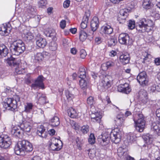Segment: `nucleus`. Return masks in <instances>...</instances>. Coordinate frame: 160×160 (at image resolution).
<instances>
[{"label":"nucleus","mask_w":160,"mask_h":160,"mask_svg":"<svg viewBox=\"0 0 160 160\" xmlns=\"http://www.w3.org/2000/svg\"><path fill=\"white\" fill-rule=\"evenodd\" d=\"M87 104L91 106V108L95 103V100L94 97L92 96H90L87 99Z\"/></svg>","instance_id":"obj_41"},{"label":"nucleus","mask_w":160,"mask_h":160,"mask_svg":"<svg viewBox=\"0 0 160 160\" xmlns=\"http://www.w3.org/2000/svg\"><path fill=\"white\" fill-rule=\"evenodd\" d=\"M33 149L31 143L26 140H23L19 141L15 146L14 151L17 155H23L25 151L30 152Z\"/></svg>","instance_id":"obj_3"},{"label":"nucleus","mask_w":160,"mask_h":160,"mask_svg":"<svg viewBox=\"0 0 160 160\" xmlns=\"http://www.w3.org/2000/svg\"><path fill=\"white\" fill-rule=\"evenodd\" d=\"M138 119L134 120L135 127L136 130L139 132H142L145 129L146 121L142 112H139L137 114Z\"/></svg>","instance_id":"obj_6"},{"label":"nucleus","mask_w":160,"mask_h":160,"mask_svg":"<svg viewBox=\"0 0 160 160\" xmlns=\"http://www.w3.org/2000/svg\"><path fill=\"white\" fill-rule=\"evenodd\" d=\"M57 48V45L56 42L53 41H51L49 44V48L52 51L56 50Z\"/></svg>","instance_id":"obj_42"},{"label":"nucleus","mask_w":160,"mask_h":160,"mask_svg":"<svg viewBox=\"0 0 160 160\" xmlns=\"http://www.w3.org/2000/svg\"><path fill=\"white\" fill-rule=\"evenodd\" d=\"M98 22V18L96 17H94L91 21V30L93 32L96 31L98 28L99 26Z\"/></svg>","instance_id":"obj_20"},{"label":"nucleus","mask_w":160,"mask_h":160,"mask_svg":"<svg viewBox=\"0 0 160 160\" xmlns=\"http://www.w3.org/2000/svg\"><path fill=\"white\" fill-rule=\"evenodd\" d=\"M121 132L118 128H114L110 133L105 132L99 136L98 140L100 144L102 146L107 145L109 142L110 139L115 143L119 142L121 138Z\"/></svg>","instance_id":"obj_1"},{"label":"nucleus","mask_w":160,"mask_h":160,"mask_svg":"<svg viewBox=\"0 0 160 160\" xmlns=\"http://www.w3.org/2000/svg\"><path fill=\"white\" fill-rule=\"evenodd\" d=\"M117 42L116 38L115 37H112L108 40V45L110 47L114 46L116 44Z\"/></svg>","instance_id":"obj_37"},{"label":"nucleus","mask_w":160,"mask_h":160,"mask_svg":"<svg viewBox=\"0 0 160 160\" xmlns=\"http://www.w3.org/2000/svg\"><path fill=\"white\" fill-rule=\"evenodd\" d=\"M8 53V50L4 44L0 45V58H2L7 56Z\"/></svg>","instance_id":"obj_22"},{"label":"nucleus","mask_w":160,"mask_h":160,"mask_svg":"<svg viewBox=\"0 0 160 160\" xmlns=\"http://www.w3.org/2000/svg\"><path fill=\"white\" fill-rule=\"evenodd\" d=\"M15 72L17 74H22L24 72V69L18 67H15Z\"/></svg>","instance_id":"obj_54"},{"label":"nucleus","mask_w":160,"mask_h":160,"mask_svg":"<svg viewBox=\"0 0 160 160\" xmlns=\"http://www.w3.org/2000/svg\"><path fill=\"white\" fill-rule=\"evenodd\" d=\"M119 58L120 62L123 65L128 63L130 60L129 55L128 53L122 54Z\"/></svg>","instance_id":"obj_21"},{"label":"nucleus","mask_w":160,"mask_h":160,"mask_svg":"<svg viewBox=\"0 0 160 160\" xmlns=\"http://www.w3.org/2000/svg\"><path fill=\"white\" fill-rule=\"evenodd\" d=\"M36 98L38 100L39 103L43 104L46 103V96L45 95L37 92Z\"/></svg>","instance_id":"obj_29"},{"label":"nucleus","mask_w":160,"mask_h":160,"mask_svg":"<svg viewBox=\"0 0 160 160\" xmlns=\"http://www.w3.org/2000/svg\"><path fill=\"white\" fill-rule=\"evenodd\" d=\"M60 26L62 29H64L66 25V21L65 20H62L60 22Z\"/></svg>","instance_id":"obj_61"},{"label":"nucleus","mask_w":160,"mask_h":160,"mask_svg":"<svg viewBox=\"0 0 160 160\" xmlns=\"http://www.w3.org/2000/svg\"><path fill=\"white\" fill-rule=\"evenodd\" d=\"M130 9L127 8L121 9L119 11V18L122 19H125L130 11Z\"/></svg>","instance_id":"obj_26"},{"label":"nucleus","mask_w":160,"mask_h":160,"mask_svg":"<svg viewBox=\"0 0 160 160\" xmlns=\"http://www.w3.org/2000/svg\"><path fill=\"white\" fill-rule=\"evenodd\" d=\"M88 21L87 19H82V21L81 24V27L83 29H85L87 26V23Z\"/></svg>","instance_id":"obj_52"},{"label":"nucleus","mask_w":160,"mask_h":160,"mask_svg":"<svg viewBox=\"0 0 160 160\" xmlns=\"http://www.w3.org/2000/svg\"><path fill=\"white\" fill-rule=\"evenodd\" d=\"M102 32L105 34H111L113 31L112 28L109 25L103 27L102 28Z\"/></svg>","instance_id":"obj_35"},{"label":"nucleus","mask_w":160,"mask_h":160,"mask_svg":"<svg viewBox=\"0 0 160 160\" xmlns=\"http://www.w3.org/2000/svg\"><path fill=\"white\" fill-rule=\"evenodd\" d=\"M81 78L79 81V85L81 88L83 90L86 89L87 86V82L86 81L83 79Z\"/></svg>","instance_id":"obj_43"},{"label":"nucleus","mask_w":160,"mask_h":160,"mask_svg":"<svg viewBox=\"0 0 160 160\" xmlns=\"http://www.w3.org/2000/svg\"><path fill=\"white\" fill-rule=\"evenodd\" d=\"M6 62L11 67H18L19 64L17 59L12 57L8 58L6 60Z\"/></svg>","instance_id":"obj_18"},{"label":"nucleus","mask_w":160,"mask_h":160,"mask_svg":"<svg viewBox=\"0 0 160 160\" xmlns=\"http://www.w3.org/2000/svg\"><path fill=\"white\" fill-rule=\"evenodd\" d=\"M142 7L145 9H149L152 7V4L150 0H144L142 3Z\"/></svg>","instance_id":"obj_31"},{"label":"nucleus","mask_w":160,"mask_h":160,"mask_svg":"<svg viewBox=\"0 0 160 160\" xmlns=\"http://www.w3.org/2000/svg\"><path fill=\"white\" fill-rule=\"evenodd\" d=\"M19 125L21 128V130L22 131V133L23 132H28L30 131L31 127L29 122L25 120H22L21 122H19Z\"/></svg>","instance_id":"obj_12"},{"label":"nucleus","mask_w":160,"mask_h":160,"mask_svg":"<svg viewBox=\"0 0 160 160\" xmlns=\"http://www.w3.org/2000/svg\"><path fill=\"white\" fill-rule=\"evenodd\" d=\"M78 75L81 78H84L86 77V72L83 67H81L79 68L78 72Z\"/></svg>","instance_id":"obj_36"},{"label":"nucleus","mask_w":160,"mask_h":160,"mask_svg":"<svg viewBox=\"0 0 160 160\" xmlns=\"http://www.w3.org/2000/svg\"><path fill=\"white\" fill-rule=\"evenodd\" d=\"M35 60L38 61H42L44 58L43 55L41 52L37 53L34 56Z\"/></svg>","instance_id":"obj_47"},{"label":"nucleus","mask_w":160,"mask_h":160,"mask_svg":"<svg viewBox=\"0 0 160 160\" xmlns=\"http://www.w3.org/2000/svg\"><path fill=\"white\" fill-rule=\"evenodd\" d=\"M152 136L149 134H147L146 135L143 136L142 137L143 139L145 142L148 144H149L151 143L152 141Z\"/></svg>","instance_id":"obj_39"},{"label":"nucleus","mask_w":160,"mask_h":160,"mask_svg":"<svg viewBox=\"0 0 160 160\" xmlns=\"http://www.w3.org/2000/svg\"><path fill=\"white\" fill-rule=\"evenodd\" d=\"M112 77L109 75L103 76L101 79L99 85L102 87V90L105 91L111 86Z\"/></svg>","instance_id":"obj_7"},{"label":"nucleus","mask_w":160,"mask_h":160,"mask_svg":"<svg viewBox=\"0 0 160 160\" xmlns=\"http://www.w3.org/2000/svg\"><path fill=\"white\" fill-rule=\"evenodd\" d=\"M88 141L89 143L91 144H93L95 143V138L94 134L92 133L90 134L88 139Z\"/></svg>","instance_id":"obj_45"},{"label":"nucleus","mask_w":160,"mask_h":160,"mask_svg":"<svg viewBox=\"0 0 160 160\" xmlns=\"http://www.w3.org/2000/svg\"><path fill=\"white\" fill-rule=\"evenodd\" d=\"M90 15V13L89 11H87L85 12V15L83 19H87V21H88L89 19V18Z\"/></svg>","instance_id":"obj_59"},{"label":"nucleus","mask_w":160,"mask_h":160,"mask_svg":"<svg viewBox=\"0 0 160 160\" xmlns=\"http://www.w3.org/2000/svg\"><path fill=\"white\" fill-rule=\"evenodd\" d=\"M118 90L120 92L128 94L131 92V89L129 87V85L125 83L119 85L118 87Z\"/></svg>","instance_id":"obj_14"},{"label":"nucleus","mask_w":160,"mask_h":160,"mask_svg":"<svg viewBox=\"0 0 160 160\" xmlns=\"http://www.w3.org/2000/svg\"><path fill=\"white\" fill-rule=\"evenodd\" d=\"M20 99L18 96L15 95L12 98H7L2 104L5 108L11 111H14L16 109L17 103L20 101Z\"/></svg>","instance_id":"obj_5"},{"label":"nucleus","mask_w":160,"mask_h":160,"mask_svg":"<svg viewBox=\"0 0 160 160\" xmlns=\"http://www.w3.org/2000/svg\"><path fill=\"white\" fill-rule=\"evenodd\" d=\"M49 123L52 127L58 126L60 123L59 118L57 116H54L49 120Z\"/></svg>","instance_id":"obj_25"},{"label":"nucleus","mask_w":160,"mask_h":160,"mask_svg":"<svg viewBox=\"0 0 160 160\" xmlns=\"http://www.w3.org/2000/svg\"><path fill=\"white\" fill-rule=\"evenodd\" d=\"M44 78L42 75L38 76L32 83L31 87L32 89L36 90L37 88L44 89L45 88L43 81Z\"/></svg>","instance_id":"obj_8"},{"label":"nucleus","mask_w":160,"mask_h":160,"mask_svg":"<svg viewBox=\"0 0 160 160\" xmlns=\"http://www.w3.org/2000/svg\"><path fill=\"white\" fill-rule=\"evenodd\" d=\"M45 130V129L43 126L40 125L38 128L37 133L39 136L46 138L47 137V134Z\"/></svg>","instance_id":"obj_19"},{"label":"nucleus","mask_w":160,"mask_h":160,"mask_svg":"<svg viewBox=\"0 0 160 160\" xmlns=\"http://www.w3.org/2000/svg\"><path fill=\"white\" fill-rule=\"evenodd\" d=\"M156 114L158 118L160 121V108L157 109L156 111Z\"/></svg>","instance_id":"obj_64"},{"label":"nucleus","mask_w":160,"mask_h":160,"mask_svg":"<svg viewBox=\"0 0 160 160\" xmlns=\"http://www.w3.org/2000/svg\"><path fill=\"white\" fill-rule=\"evenodd\" d=\"M91 110L92 112L91 115L92 121L98 123L99 122L102 118V116L98 112H95L92 111V110Z\"/></svg>","instance_id":"obj_15"},{"label":"nucleus","mask_w":160,"mask_h":160,"mask_svg":"<svg viewBox=\"0 0 160 160\" xmlns=\"http://www.w3.org/2000/svg\"><path fill=\"white\" fill-rule=\"evenodd\" d=\"M89 128L88 125H84L82 126L81 129L82 132L85 134H86L89 131Z\"/></svg>","instance_id":"obj_49"},{"label":"nucleus","mask_w":160,"mask_h":160,"mask_svg":"<svg viewBox=\"0 0 160 160\" xmlns=\"http://www.w3.org/2000/svg\"><path fill=\"white\" fill-rule=\"evenodd\" d=\"M80 55L81 58L84 59L85 58L87 54L85 50L82 49L80 51Z\"/></svg>","instance_id":"obj_56"},{"label":"nucleus","mask_w":160,"mask_h":160,"mask_svg":"<svg viewBox=\"0 0 160 160\" xmlns=\"http://www.w3.org/2000/svg\"><path fill=\"white\" fill-rule=\"evenodd\" d=\"M8 33V31L7 26L6 25L2 24L0 26V34L4 36L7 35Z\"/></svg>","instance_id":"obj_34"},{"label":"nucleus","mask_w":160,"mask_h":160,"mask_svg":"<svg viewBox=\"0 0 160 160\" xmlns=\"http://www.w3.org/2000/svg\"><path fill=\"white\" fill-rule=\"evenodd\" d=\"M154 61V63L156 65H160V57L155 58Z\"/></svg>","instance_id":"obj_62"},{"label":"nucleus","mask_w":160,"mask_h":160,"mask_svg":"<svg viewBox=\"0 0 160 160\" xmlns=\"http://www.w3.org/2000/svg\"><path fill=\"white\" fill-rule=\"evenodd\" d=\"M47 4V2L45 0H40L38 3L39 7L43 8L45 7Z\"/></svg>","instance_id":"obj_55"},{"label":"nucleus","mask_w":160,"mask_h":160,"mask_svg":"<svg viewBox=\"0 0 160 160\" xmlns=\"http://www.w3.org/2000/svg\"><path fill=\"white\" fill-rule=\"evenodd\" d=\"M87 34L84 30H81L79 32V39L81 41L83 42L87 38Z\"/></svg>","instance_id":"obj_38"},{"label":"nucleus","mask_w":160,"mask_h":160,"mask_svg":"<svg viewBox=\"0 0 160 160\" xmlns=\"http://www.w3.org/2000/svg\"><path fill=\"white\" fill-rule=\"evenodd\" d=\"M88 155L90 158H93L95 156L96 151L94 149H89L88 150Z\"/></svg>","instance_id":"obj_50"},{"label":"nucleus","mask_w":160,"mask_h":160,"mask_svg":"<svg viewBox=\"0 0 160 160\" xmlns=\"http://www.w3.org/2000/svg\"><path fill=\"white\" fill-rule=\"evenodd\" d=\"M68 116L72 118H76L78 116V114L75 110L72 108L68 109Z\"/></svg>","instance_id":"obj_33"},{"label":"nucleus","mask_w":160,"mask_h":160,"mask_svg":"<svg viewBox=\"0 0 160 160\" xmlns=\"http://www.w3.org/2000/svg\"><path fill=\"white\" fill-rule=\"evenodd\" d=\"M154 22L152 20L142 18L136 23L137 30L141 32H149L153 30Z\"/></svg>","instance_id":"obj_2"},{"label":"nucleus","mask_w":160,"mask_h":160,"mask_svg":"<svg viewBox=\"0 0 160 160\" xmlns=\"http://www.w3.org/2000/svg\"><path fill=\"white\" fill-rule=\"evenodd\" d=\"M139 94L140 95V96L141 97V98H143V97H144L145 98H146L147 97V94L146 91H140L139 92Z\"/></svg>","instance_id":"obj_58"},{"label":"nucleus","mask_w":160,"mask_h":160,"mask_svg":"<svg viewBox=\"0 0 160 160\" xmlns=\"http://www.w3.org/2000/svg\"><path fill=\"white\" fill-rule=\"evenodd\" d=\"M25 49L24 43L20 39L12 42L10 47L11 51L16 55H18L23 53Z\"/></svg>","instance_id":"obj_4"},{"label":"nucleus","mask_w":160,"mask_h":160,"mask_svg":"<svg viewBox=\"0 0 160 160\" xmlns=\"http://www.w3.org/2000/svg\"><path fill=\"white\" fill-rule=\"evenodd\" d=\"M65 94L67 99L68 101H72L75 97V95L70 90H66L65 91Z\"/></svg>","instance_id":"obj_30"},{"label":"nucleus","mask_w":160,"mask_h":160,"mask_svg":"<svg viewBox=\"0 0 160 160\" xmlns=\"http://www.w3.org/2000/svg\"><path fill=\"white\" fill-rule=\"evenodd\" d=\"M75 141L78 149L79 150H81V147L83 144V142L82 141L79 139L78 137H77L76 138Z\"/></svg>","instance_id":"obj_48"},{"label":"nucleus","mask_w":160,"mask_h":160,"mask_svg":"<svg viewBox=\"0 0 160 160\" xmlns=\"http://www.w3.org/2000/svg\"><path fill=\"white\" fill-rule=\"evenodd\" d=\"M48 132L50 135L53 136L55 134L56 131L54 129H52L49 130L48 131Z\"/></svg>","instance_id":"obj_63"},{"label":"nucleus","mask_w":160,"mask_h":160,"mask_svg":"<svg viewBox=\"0 0 160 160\" xmlns=\"http://www.w3.org/2000/svg\"><path fill=\"white\" fill-rule=\"evenodd\" d=\"M70 1L69 0H66L63 3V6L64 8H67L70 5Z\"/></svg>","instance_id":"obj_60"},{"label":"nucleus","mask_w":160,"mask_h":160,"mask_svg":"<svg viewBox=\"0 0 160 160\" xmlns=\"http://www.w3.org/2000/svg\"><path fill=\"white\" fill-rule=\"evenodd\" d=\"M11 133L14 136L19 137L22 131L21 130V128L18 125L17 126L13 127L11 131Z\"/></svg>","instance_id":"obj_23"},{"label":"nucleus","mask_w":160,"mask_h":160,"mask_svg":"<svg viewBox=\"0 0 160 160\" xmlns=\"http://www.w3.org/2000/svg\"><path fill=\"white\" fill-rule=\"evenodd\" d=\"M119 42L122 44L130 45L132 43V40L130 38L128 35L127 33H122L118 37Z\"/></svg>","instance_id":"obj_11"},{"label":"nucleus","mask_w":160,"mask_h":160,"mask_svg":"<svg viewBox=\"0 0 160 160\" xmlns=\"http://www.w3.org/2000/svg\"><path fill=\"white\" fill-rule=\"evenodd\" d=\"M24 37L28 40H30L33 38L32 34L27 30H24L23 32Z\"/></svg>","instance_id":"obj_32"},{"label":"nucleus","mask_w":160,"mask_h":160,"mask_svg":"<svg viewBox=\"0 0 160 160\" xmlns=\"http://www.w3.org/2000/svg\"><path fill=\"white\" fill-rule=\"evenodd\" d=\"M56 140V138H53L51 140V142L49 144L50 149L53 151H58L62 148V146H59L58 143H54L53 142Z\"/></svg>","instance_id":"obj_17"},{"label":"nucleus","mask_w":160,"mask_h":160,"mask_svg":"<svg viewBox=\"0 0 160 160\" xmlns=\"http://www.w3.org/2000/svg\"><path fill=\"white\" fill-rule=\"evenodd\" d=\"M36 9L32 5H29L27 8V12L31 14H34L36 12Z\"/></svg>","instance_id":"obj_46"},{"label":"nucleus","mask_w":160,"mask_h":160,"mask_svg":"<svg viewBox=\"0 0 160 160\" xmlns=\"http://www.w3.org/2000/svg\"><path fill=\"white\" fill-rule=\"evenodd\" d=\"M114 65L115 63L114 62L112 61H109L102 65V69L103 71H106L108 68L114 66Z\"/></svg>","instance_id":"obj_27"},{"label":"nucleus","mask_w":160,"mask_h":160,"mask_svg":"<svg viewBox=\"0 0 160 160\" xmlns=\"http://www.w3.org/2000/svg\"><path fill=\"white\" fill-rule=\"evenodd\" d=\"M127 140L129 142L132 143L135 140V136L132 133H130L127 136Z\"/></svg>","instance_id":"obj_40"},{"label":"nucleus","mask_w":160,"mask_h":160,"mask_svg":"<svg viewBox=\"0 0 160 160\" xmlns=\"http://www.w3.org/2000/svg\"><path fill=\"white\" fill-rule=\"evenodd\" d=\"M32 104L30 103H28L25 106L24 111L27 112H30L32 109Z\"/></svg>","instance_id":"obj_44"},{"label":"nucleus","mask_w":160,"mask_h":160,"mask_svg":"<svg viewBox=\"0 0 160 160\" xmlns=\"http://www.w3.org/2000/svg\"><path fill=\"white\" fill-rule=\"evenodd\" d=\"M11 144V139L7 135L0 136V147L4 149L9 147Z\"/></svg>","instance_id":"obj_9"},{"label":"nucleus","mask_w":160,"mask_h":160,"mask_svg":"<svg viewBox=\"0 0 160 160\" xmlns=\"http://www.w3.org/2000/svg\"><path fill=\"white\" fill-rule=\"evenodd\" d=\"M47 42L45 39L39 38L36 41L37 45L40 48H44L47 44Z\"/></svg>","instance_id":"obj_28"},{"label":"nucleus","mask_w":160,"mask_h":160,"mask_svg":"<svg viewBox=\"0 0 160 160\" xmlns=\"http://www.w3.org/2000/svg\"><path fill=\"white\" fill-rule=\"evenodd\" d=\"M151 131L154 134L160 135V122L157 121L152 123L151 126Z\"/></svg>","instance_id":"obj_13"},{"label":"nucleus","mask_w":160,"mask_h":160,"mask_svg":"<svg viewBox=\"0 0 160 160\" xmlns=\"http://www.w3.org/2000/svg\"><path fill=\"white\" fill-rule=\"evenodd\" d=\"M143 53L144 58H143V60L142 61V62L145 63L146 62V61L148 58L149 56H150V55L146 52H143Z\"/></svg>","instance_id":"obj_57"},{"label":"nucleus","mask_w":160,"mask_h":160,"mask_svg":"<svg viewBox=\"0 0 160 160\" xmlns=\"http://www.w3.org/2000/svg\"><path fill=\"white\" fill-rule=\"evenodd\" d=\"M119 156H122L125 152V149L122 147H120L117 150Z\"/></svg>","instance_id":"obj_53"},{"label":"nucleus","mask_w":160,"mask_h":160,"mask_svg":"<svg viewBox=\"0 0 160 160\" xmlns=\"http://www.w3.org/2000/svg\"><path fill=\"white\" fill-rule=\"evenodd\" d=\"M124 120L123 115L119 114L117 115L114 120L115 123L117 126H121L123 125Z\"/></svg>","instance_id":"obj_24"},{"label":"nucleus","mask_w":160,"mask_h":160,"mask_svg":"<svg viewBox=\"0 0 160 160\" xmlns=\"http://www.w3.org/2000/svg\"><path fill=\"white\" fill-rule=\"evenodd\" d=\"M44 34L46 36L52 38L53 40H56V33L54 29L51 28H48L45 31Z\"/></svg>","instance_id":"obj_16"},{"label":"nucleus","mask_w":160,"mask_h":160,"mask_svg":"<svg viewBox=\"0 0 160 160\" xmlns=\"http://www.w3.org/2000/svg\"><path fill=\"white\" fill-rule=\"evenodd\" d=\"M137 79L138 82L143 87L145 86L148 84V78L145 71L140 72L137 76Z\"/></svg>","instance_id":"obj_10"},{"label":"nucleus","mask_w":160,"mask_h":160,"mask_svg":"<svg viewBox=\"0 0 160 160\" xmlns=\"http://www.w3.org/2000/svg\"><path fill=\"white\" fill-rule=\"evenodd\" d=\"M128 28L131 29H132L134 28L135 26V22L134 21L129 20L128 25Z\"/></svg>","instance_id":"obj_51"}]
</instances>
